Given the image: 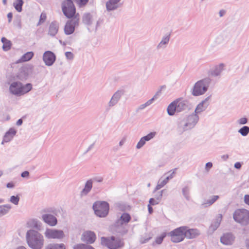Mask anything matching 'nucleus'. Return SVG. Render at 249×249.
<instances>
[{"instance_id":"obj_1","label":"nucleus","mask_w":249,"mask_h":249,"mask_svg":"<svg viewBox=\"0 0 249 249\" xmlns=\"http://www.w3.org/2000/svg\"><path fill=\"white\" fill-rule=\"evenodd\" d=\"M26 240L29 247L32 249H41L44 244V239L42 234L37 231L33 229L26 232Z\"/></svg>"},{"instance_id":"obj_2","label":"nucleus","mask_w":249,"mask_h":249,"mask_svg":"<svg viewBox=\"0 0 249 249\" xmlns=\"http://www.w3.org/2000/svg\"><path fill=\"white\" fill-rule=\"evenodd\" d=\"M199 120L198 115L194 113L182 118L178 123V130L180 133L193 128Z\"/></svg>"},{"instance_id":"obj_3","label":"nucleus","mask_w":249,"mask_h":249,"mask_svg":"<svg viewBox=\"0 0 249 249\" xmlns=\"http://www.w3.org/2000/svg\"><path fill=\"white\" fill-rule=\"evenodd\" d=\"M32 88L33 86L31 83L24 85L20 81H14L10 84L9 90L12 95L20 96L29 92Z\"/></svg>"},{"instance_id":"obj_4","label":"nucleus","mask_w":249,"mask_h":249,"mask_svg":"<svg viewBox=\"0 0 249 249\" xmlns=\"http://www.w3.org/2000/svg\"><path fill=\"white\" fill-rule=\"evenodd\" d=\"M189 108V104L188 101L178 99L168 105L167 111L169 116H173L176 112H180Z\"/></svg>"},{"instance_id":"obj_5","label":"nucleus","mask_w":249,"mask_h":249,"mask_svg":"<svg viewBox=\"0 0 249 249\" xmlns=\"http://www.w3.org/2000/svg\"><path fill=\"white\" fill-rule=\"evenodd\" d=\"M233 218L235 221L242 226L249 224V211L246 209H238L233 213Z\"/></svg>"},{"instance_id":"obj_6","label":"nucleus","mask_w":249,"mask_h":249,"mask_svg":"<svg viewBox=\"0 0 249 249\" xmlns=\"http://www.w3.org/2000/svg\"><path fill=\"white\" fill-rule=\"evenodd\" d=\"M211 81V79L209 78L197 81L194 86L192 94L194 96L204 94L207 91Z\"/></svg>"},{"instance_id":"obj_7","label":"nucleus","mask_w":249,"mask_h":249,"mask_svg":"<svg viewBox=\"0 0 249 249\" xmlns=\"http://www.w3.org/2000/svg\"><path fill=\"white\" fill-rule=\"evenodd\" d=\"M131 216L128 213H124L116 220L114 224L117 232L124 234L126 232L125 226L130 221Z\"/></svg>"},{"instance_id":"obj_8","label":"nucleus","mask_w":249,"mask_h":249,"mask_svg":"<svg viewBox=\"0 0 249 249\" xmlns=\"http://www.w3.org/2000/svg\"><path fill=\"white\" fill-rule=\"evenodd\" d=\"M101 242L102 245L109 249H117L124 246V243L120 238L114 236L110 237H102Z\"/></svg>"},{"instance_id":"obj_9","label":"nucleus","mask_w":249,"mask_h":249,"mask_svg":"<svg viewBox=\"0 0 249 249\" xmlns=\"http://www.w3.org/2000/svg\"><path fill=\"white\" fill-rule=\"evenodd\" d=\"M95 214L100 217H106L109 211V204L106 201H96L93 205Z\"/></svg>"},{"instance_id":"obj_10","label":"nucleus","mask_w":249,"mask_h":249,"mask_svg":"<svg viewBox=\"0 0 249 249\" xmlns=\"http://www.w3.org/2000/svg\"><path fill=\"white\" fill-rule=\"evenodd\" d=\"M72 0H65L62 4V10L64 15L68 18H71L75 14V7Z\"/></svg>"},{"instance_id":"obj_11","label":"nucleus","mask_w":249,"mask_h":249,"mask_svg":"<svg viewBox=\"0 0 249 249\" xmlns=\"http://www.w3.org/2000/svg\"><path fill=\"white\" fill-rule=\"evenodd\" d=\"M186 226H182L176 229L169 233L171 240L173 242L178 243L182 241L185 237Z\"/></svg>"},{"instance_id":"obj_12","label":"nucleus","mask_w":249,"mask_h":249,"mask_svg":"<svg viewBox=\"0 0 249 249\" xmlns=\"http://www.w3.org/2000/svg\"><path fill=\"white\" fill-rule=\"evenodd\" d=\"M44 235L48 239H61L65 236L63 231L49 228L46 229L45 230Z\"/></svg>"},{"instance_id":"obj_13","label":"nucleus","mask_w":249,"mask_h":249,"mask_svg":"<svg viewBox=\"0 0 249 249\" xmlns=\"http://www.w3.org/2000/svg\"><path fill=\"white\" fill-rule=\"evenodd\" d=\"M82 20L84 24L88 26L92 25L93 23L96 21V29H97L101 23V21L99 19L97 20V17L95 14H91L89 13H86L83 15Z\"/></svg>"},{"instance_id":"obj_14","label":"nucleus","mask_w":249,"mask_h":249,"mask_svg":"<svg viewBox=\"0 0 249 249\" xmlns=\"http://www.w3.org/2000/svg\"><path fill=\"white\" fill-rule=\"evenodd\" d=\"M78 20L79 18L76 16L66 23L64 28V32L66 35H71L73 33L75 27L78 24Z\"/></svg>"},{"instance_id":"obj_15","label":"nucleus","mask_w":249,"mask_h":249,"mask_svg":"<svg viewBox=\"0 0 249 249\" xmlns=\"http://www.w3.org/2000/svg\"><path fill=\"white\" fill-rule=\"evenodd\" d=\"M124 92L123 90H117L112 96L110 100L107 103V107L109 108L116 106L124 95Z\"/></svg>"},{"instance_id":"obj_16","label":"nucleus","mask_w":249,"mask_h":249,"mask_svg":"<svg viewBox=\"0 0 249 249\" xmlns=\"http://www.w3.org/2000/svg\"><path fill=\"white\" fill-rule=\"evenodd\" d=\"M55 60V55L51 51H46L43 54V61L47 66H52Z\"/></svg>"},{"instance_id":"obj_17","label":"nucleus","mask_w":249,"mask_h":249,"mask_svg":"<svg viewBox=\"0 0 249 249\" xmlns=\"http://www.w3.org/2000/svg\"><path fill=\"white\" fill-rule=\"evenodd\" d=\"M225 65L223 63H220L215 66L211 69L209 74L213 77L220 76L222 72L225 70Z\"/></svg>"},{"instance_id":"obj_18","label":"nucleus","mask_w":249,"mask_h":249,"mask_svg":"<svg viewBox=\"0 0 249 249\" xmlns=\"http://www.w3.org/2000/svg\"><path fill=\"white\" fill-rule=\"evenodd\" d=\"M93 187V180L89 179L86 181L85 183L84 188L80 192L81 197L87 196L91 191Z\"/></svg>"},{"instance_id":"obj_19","label":"nucleus","mask_w":249,"mask_h":249,"mask_svg":"<svg viewBox=\"0 0 249 249\" xmlns=\"http://www.w3.org/2000/svg\"><path fill=\"white\" fill-rule=\"evenodd\" d=\"M83 240L88 243L92 244L96 239V235L93 231H86L82 235Z\"/></svg>"},{"instance_id":"obj_20","label":"nucleus","mask_w":249,"mask_h":249,"mask_svg":"<svg viewBox=\"0 0 249 249\" xmlns=\"http://www.w3.org/2000/svg\"><path fill=\"white\" fill-rule=\"evenodd\" d=\"M210 96L207 97L205 100L200 102L196 107L194 114L197 115L204 111L209 106V102Z\"/></svg>"},{"instance_id":"obj_21","label":"nucleus","mask_w":249,"mask_h":249,"mask_svg":"<svg viewBox=\"0 0 249 249\" xmlns=\"http://www.w3.org/2000/svg\"><path fill=\"white\" fill-rule=\"evenodd\" d=\"M42 220L51 226H54L57 224L56 218L51 214H44L42 215Z\"/></svg>"},{"instance_id":"obj_22","label":"nucleus","mask_w":249,"mask_h":249,"mask_svg":"<svg viewBox=\"0 0 249 249\" xmlns=\"http://www.w3.org/2000/svg\"><path fill=\"white\" fill-rule=\"evenodd\" d=\"M121 0H108L106 2V8L107 11H114L120 6Z\"/></svg>"},{"instance_id":"obj_23","label":"nucleus","mask_w":249,"mask_h":249,"mask_svg":"<svg viewBox=\"0 0 249 249\" xmlns=\"http://www.w3.org/2000/svg\"><path fill=\"white\" fill-rule=\"evenodd\" d=\"M184 234L185 237L189 239H192L199 235L200 232L196 229H189L188 227L186 226Z\"/></svg>"},{"instance_id":"obj_24","label":"nucleus","mask_w":249,"mask_h":249,"mask_svg":"<svg viewBox=\"0 0 249 249\" xmlns=\"http://www.w3.org/2000/svg\"><path fill=\"white\" fill-rule=\"evenodd\" d=\"M59 29V24L56 21H52L49 26L48 35L54 36L57 33Z\"/></svg>"},{"instance_id":"obj_25","label":"nucleus","mask_w":249,"mask_h":249,"mask_svg":"<svg viewBox=\"0 0 249 249\" xmlns=\"http://www.w3.org/2000/svg\"><path fill=\"white\" fill-rule=\"evenodd\" d=\"M17 131L13 128H11L9 130L6 132L4 135L3 141L1 144H3L4 142H8L12 140L14 136L16 134Z\"/></svg>"},{"instance_id":"obj_26","label":"nucleus","mask_w":249,"mask_h":249,"mask_svg":"<svg viewBox=\"0 0 249 249\" xmlns=\"http://www.w3.org/2000/svg\"><path fill=\"white\" fill-rule=\"evenodd\" d=\"M220 241L224 245H231L234 241V237L231 233H226L221 237Z\"/></svg>"},{"instance_id":"obj_27","label":"nucleus","mask_w":249,"mask_h":249,"mask_svg":"<svg viewBox=\"0 0 249 249\" xmlns=\"http://www.w3.org/2000/svg\"><path fill=\"white\" fill-rule=\"evenodd\" d=\"M170 40V35H165L163 36L161 40L160 41V42L158 44V45L157 46V49L158 50H160V49H165L169 41Z\"/></svg>"},{"instance_id":"obj_28","label":"nucleus","mask_w":249,"mask_h":249,"mask_svg":"<svg viewBox=\"0 0 249 249\" xmlns=\"http://www.w3.org/2000/svg\"><path fill=\"white\" fill-rule=\"evenodd\" d=\"M28 76V68L26 67L20 68L17 75L18 78L20 80L27 79Z\"/></svg>"},{"instance_id":"obj_29","label":"nucleus","mask_w":249,"mask_h":249,"mask_svg":"<svg viewBox=\"0 0 249 249\" xmlns=\"http://www.w3.org/2000/svg\"><path fill=\"white\" fill-rule=\"evenodd\" d=\"M222 218V215L221 214H219L216 217L214 221L212 223L211 225L209 228V230L212 231H215L218 227L219 226Z\"/></svg>"},{"instance_id":"obj_30","label":"nucleus","mask_w":249,"mask_h":249,"mask_svg":"<svg viewBox=\"0 0 249 249\" xmlns=\"http://www.w3.org/2000/svg\"><path fill=\"white\" fill-rule=\"evenodd\" d=\"M174 172H173L170 176L166 177L164 179H162L160 178L158 183L156 187L155 190H158L161 188L163 187L168 181V180L173 178V174Z\"/></svg>"},{"instance_id":"obj_31","label":"nucleus","mask_w":249,"mask_h":249,"mask_svg":"<svg viewBox=\"0 0 249 249\" xmlns=\"http://www.w3.org/2000/svg\"><path fill=\"white\" fill-rule=\"evenodd\" d=\"M219 196L217 195L211 196L208 199L205 200L202 204L204 207H208L213 204L218 198Z\"/></svg>"},{"instance_id":"obj_32","label":"nucleus","mask_w":249,"mask_h":249,"mask_svg":"<svg viewBox=\"0 0 249 249\" xmlns=\"http://www.w3.org/2000/svg\"><path fill=\"white\" fill-rule=\"evenodd\" d=\"M29 225L37 230H40L42 227L41 223L37 219H32L28 223Z\"/></svg>"},{"instance_id":"obj_33","label":"nucleus","mask_w":249,"mask_h":249,"mask_svg":"<svg viewBox=\"0 0 249 249\" xmlns=\"http://www.w3.org/2000/svg\"><path fill=\"white\" fill-rule=\"evenodd\" d=\"M34 56V53L32 52H29L23 54L18 62H26L31 60Z\"/></svg>"},{"instance_id":"obj_34","label":"nucleus","mask_w":249,"mask_h":249,"mask_svg":"<svg viewBox=\"0 0 249 249\" xmlns=\"http://www.w3.org/2000/svg\"><path fill=\"white\" fill-rule=\"evenodd\" d=\"M163 191L164 190H163L159 192V197H156L155 198H150L149 201L150 204L155 205L159 204L161 199L162 196V193Z\"/></svg>"},{"instance_id":"obj_35","label":"nucleus","mask_w":249,"mask_h":249,"mask_svg":"<svg viewBox=\"0 0 249 249\" xmlns=\"http://www.w3.org/2000/svg\"><path fill=\"white\" fill-rule=\"evenodd\" d=\"M64 244H50L48 245L45 249H65Z\"/></svg>"},{"instance_id":"obj_36","label":"nucleus","mask_w":249,"mask_h":249,"mask_svg":"<svg viewBox=\"0 0 249 249\" xmlns=\"http://www.w3.org/2000/svg\"><path fill=\"white\" fill-rule=\"evenodd\" d=\"M1 41L3 43L2 49L4 51H7L10 49L11 46L10 41L7 40L4 37L1 38Z\"/></svg>"},{"instance_id":"obj_37","label":"nucleus","mask_w":249,"mask_h":249,"mask_svg":"<svg viewBox=\"0 0 249 249\" xmlns=\"http://www.w3.org/2000/svg\"><path fill=\"white\" fill-rule=\"evenodd\" d=\"M11 207L10 205H5L0 206V216L6 214L11 209Z\"/></svg>"},{"instance_id":"obj_38","label":"nucleus","mask_w":249,"mask_h":249,"mask_svg":"<svg viewBox=\"0 0 249 249\" xmlns=\"http://www.w3.org/2000/svg\"><path fill=\"white\" fill-rule=\"evenodd\" d=\"M23 4V0H16L13 3L15 9L18 12L22 11V6Z\"/></svg>"},{"instance_id":"obj_39","label":"nucleus","mask_w":249,"mask_h":249,"mask_svg":"<svg viewBox=\"0 0 249 249\" xmlns=\"http://www.w3.org/2000/svg\"><path fill=\"white\" fill-rule=\"evenodd\" d=\"M151 238L152 235L151 233H145L141 237L140 242L141 244H144L147 243Z\"/></svg>"},{"instance_id":"obj_40","label":"nucleus","mask_w":249,"mask_h":249,"mask_svg":"<svg viewBox=\"0 0 249 249\" xmlns=\"http://www.w3.org/2000/svg\"><path fill=\"white\" fill-rule=\"evenodd\" d=\"M155 99H156V95H155L153 98L148 100L145 103L141 105L138 108V110L143 109L147 106L150 105L153 102Z\"/></svg>"},{"instance_id":"obj_41","label":"nucleus","mask_w":249,"mask_h":249,"mask_svg":"<svg viewBox=\"0 0 249 249\" xmlns=\"http://www.w3.org/2000/svg\"><path fill=\"white\" fill-rule=\"evenodd\" d=\"M238 132L243 136H246L249 133V127L248 126H244L241 128Z\"/></svg>"},{"instance_id":"obj_42","label":"nucleus","mask_w":249,"mask_h":249,"mask_svg":"<svg viewBox=\"0 0 249 249\" xmlns=\"http://www.w3.org/2000/svg\"><path fill=\"white\" fill-rule=\"evenodd\" d=\"M157 135V132L155 131L151 132L146 136H143V138L146 141V142L149 141L153 139Z\"/></svg>"},{"instance_id":"obj_43","label":"nucleus","mask_w":249,"mask_h":249,"mask_svg":"<svg viewBox=\"0 0 249 249\" xmlns=\"http://www.w3.org/2000/svg\"><path fill=\"white\" fill-rule=\"evenodd\" d=\"M73 249H94L92 246L85 245V244H79L74 247Z\"/></svg>"},{"instance_id":"obj_44","label":"nucleus","mask_w":249,"mask_h":249,"mask_svg":"<svg viewBox=\"0 0 249 249\" xmlns=\"http://www.w3.org/2000/svg\"><path fill=\"white\" fill-rule=\"evenodd\" d=\"M189 191V188L187 186L184 187L182 189V192L183 196L188 200L190 199Z\"/></svg>"},{"instance_id":"obj_45","label":"nucleus","mask_w":249,"mask_h":249,"mask_svg":"<svg viewBox=\"0 0 249 249\" xmlns=\"http://www.w3.org/2000/svg\"><path fill=\"white\" fill-rule=\"evenodd\" d=\"M80 7L85 6L89 0H72Z\"/></svg>"},{"instance_id":"obj_46","label":"nucleus","mask_w":249,"mask_h":249,"mask_svg":"<svg viewBox=\"0 0 249 249\" xmlns=\"http://www.w3.org/2000/svg\"><path fill=\"white\" fill-rule=\"evenodd\" d=\"M146 142V141L144 139L143 137L141 138L140 141L138 142L136 145V148L137 149H141L145 144Z\"/></svg>"},{"instance_id":"obj_47","label":"nucleus","mask_w":249,"mask_h":249,"mask_svg":"<svg viewBox=\"0 0 249 249\" xmlns=\"http://www.w3.org/2000/svg\"><path fill=\"white\" fill-rule=\"evenodd\" d=\"M19 200V197L18 196H12L10 197V202L15 205H18Z\"/></svg>"},{"instance_id":"obj_48","label":"nucleus","mask_w":249,"mask_h":249,"mask_svg":"<svg viewBox=\"0 0 249 249\" xmlns=\"http://www.w3.org/2000/svg\"><path fill=\"white\" fill-rule=\"evenodd\" d=\"M165 236V233H163L160 236L157 237L155 240V242L158 244H160Z\"/></svg>"},{"instance_id":"obj_49","label":"nucleus","mask_w":249,"mask_h":249,"mask_svg":"<svg viewBox=\"0 0 249 249\" xmlns=\"http://www.w3.org/2000/svg\"><path fill=\"white\" fill-rule=\"evenodd\" d=\"M46 19V15L44 13H42L40 16L39 21L37 23V25L38 26L42 23L44 22Z\"/></svg>"},{"instance_id":"obj_50","label":"nucleus","mask_w":249,"mask_h":249,"mask_svg":"<svg viewBox=\"0 0 249 249\" xmlns=\"http://www.w3.org/2000/svg\"><path fill=\"white\" fill-rule=\"evenodd\" d=\"M238 124L240 125L246 124L248 122V119L245 117L239 119L237 121Z\"/></svg>"},{"instance_id":"obj_51","label":"nucleus","mask_w":249,"mask_h":249,"mask_svg":"<svg viewBox=\"0 0 249 249\" xmlns=\"http://www.w3.org/2000/svg\"><path fill=\"white\" fill-rule=\"evenodd\" d=\"M223 37L221 35H219L215 39V42L217 44H220L223 42Z\"/></svg>"},{"instance_id":"obj_52","label":"nucleus","mask_w":249,"mask_h":249,"mask_svg":"<svg viewBox=\"0 0 249 249\" xmlns=\"http://www.w3.org/2000/svg\"><path fill=\"white\" fill-rule=\"evenodd\" d=\"M65 56L68 59L72 60L73 58V54L70 52H67L65 53Z\"/></svg>"},{"instance_id":"obj_53","label":"nucleus","mask_w":249,"mask_h":249,"mask_svg":"<svg viewBox=\"0 0 249 249\" xmlns=\"http://www.w3.org/2000/svg\"><path fill=\"white\" fill-rule=\"evenodd\" d=\"M93 180V182H102L103 180V178L101 177H96L91 179Z\"/></svg>"},{"instance_id":"obj_54","label":"nucleus","mask_w":249,"mask_h":249,"mask_svg":"<svg viewBox=\"0 0 249 249\" xmlns=\"http://www.w3.org/2000/svg\"><path fill=\"white\" fill-rule=\"evenodd\" d=\"M126 141V137H124L122 138V139L120 140L119 143V145L120 147H122L125 142Z\"/></svg>"},{"instance_id":"obj_55","label":"nucleus","mask_w":249,"mask_h":249,"mask_svg":"<svg viewBox=\"0 0 249 249\" xmlns=\"http://www.w3.org/2000/svg\"><path fill=\"white\" fill-rule=\"evenodd\" d=\"M213 166V163L211 162H208L205 165V169L207 171L209 170L210 169H211Z\"/></svg>"},{"instance_id":"obj_56","label":"nucleus","mask_w":249,"mask_h":249,"mask_svg":"<svg viewBox=\"0 0 249 249\" xmlns=\"http://www.w3.org/2000/svg\"><path fill=\"white\" fill-rule=\"evenodd\" d=\"M244 202L248 205H249V195H245Z\"/></svg>"},{"instance_id":"obj_57","label":"nucleus","mask_w":249,"mask_h":249,"mask_svg":"<svg viewBox=\"0 0 249 249\" xmlns=\"http://www.w3.org/2000/svg\"><path fill=\"white\" fill-rule=\"evenodd\" d=\"M29 176V172L28 171H24L21 174V176L22 178H28Z\"/></svg>"},{"instance_id":"obj_58","label":"nucleus","mask_w":249,"mask_h":249,"mask_svg":"<svg viewBox=\"0 0 249 249\" xmlns=\"http://www.w3.org/2000/svg\"><path fill=\"white\" fill-rule=\"evenodd\" d=\"M234 168L237 169H239L241 167V164L239 162H236L234 165Z\"/></svg>"},{"instance_id":"obj_59","label":"nucleus","mask_w":249,"mask_h":249,"mask_svg":"<svg viewBox=\"0 0 249 249\" xmlns=\"http://www.w3.org/2000/svg\"><path fill=\"white\" fill-rule=\"evenodd\" d=\"M13 17V14L11 12L8 13L7 18L8 19V22L10 23L11 22L12 19Z\"/></svg>"},{"instance_id":"obj_60","label":"nucleus","mask_w":249,"mask_h":249,"mask_svg":"<svg viewBox=\"0 0 249 249\" xmlns=\"http://www.w3.org/2000/svg\"><path fill=\"white\" fill-rule=\"evenodd\" d=\"M165 88H166V86L165 85L161 86L160 88V89L158 91H157L155 94V95H156V96L157 95H159L160 93L161 90H162V89H165Z\"/></svg>"},{"instance_id":"obj_61","label":"nucleus","mask_w":249,"mask_h":249,"mask_svg":"<svg viewBox=\"0 0 249 249\" xmlns=\"http://www.w3.org/2000/svg\"><path fill=\"white\" fill-rule=\"evenodd\" d=\"M229 157L228 154L223 155L221 156V159L224 161L227 160L228 159Z\"/></svg>"},{"instance_id":"obj_62","label":"nucleus","mask_w":249,"mask_h":249,"mask_svg":"<svg viewBox=\"0 0 249 249\" xmlns=\"http://www.w3.org/2000/svg\"><path fill=\"white\" fill-rule=\"evenodd\" d=\"M6 187L8 188H12L14 187V185L12 182H9L7 184Z\"/></svg>"},{"instance_id":"obj_63","label":"nucleus","mask_w":249,"mask_h":249,"mask_svg":"<svg viewBox=\"0 0 249 249\" xmlns=\"http://www.w3.org/2000/svg\"><path fill=\"white\" fill-rule=\"evenodd\" d=\"M225 14V11L224 10H221L219 12V15L220 17H223L224 14Z\"/></svg>"},{"instance_id":"obj_64","label":"nucleus","mask_w":249,"mask_h":249,"mask_svg":"<svg viewBox=\"0 0 249 249\" xmlns=\"http://www.w3.org/2000/svg\"><path fill=\"white\" fill-rule=\"evenodd\" d=\"M22 123H23L22 120L21 119H19L17 122L16 124L18 126H19L22 124Z\"/></svg>"}]
</instances>
